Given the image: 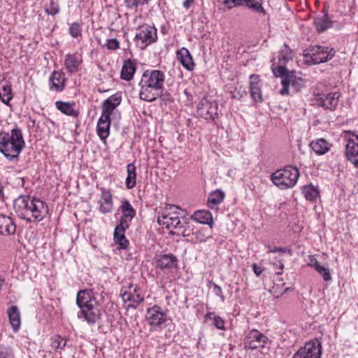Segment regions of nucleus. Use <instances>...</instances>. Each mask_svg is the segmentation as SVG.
Returning <instances> with one entry per match:
<instances>
[{"label": "nucleus", "mask_w": 358, "mask_h": 358, "mask_svg": "<svg viewBox=\"0 0 358 358\" xmlns=\"http://www.w3.org/2000/svg\"><path fill=\"white\" fill-rule=\"evenodd\" d=\"M165 74L159 70H146L143 72L138 83L141 88L139 96L141 99L152 102L161 95Z\"/></svg>", "instance_id": "nucleus-2"}, {"label": "nucleus", "mask_w": 358, "mask_h": 358, "mask_svg": "<svg viewBox=\"0 0 358 358\" xmlns=\"http://www.w3.org/2000/svg\"><path fill=\"white\" fill-rule=\"evenodd\" d=\"M127 176L125 180L127 189H132L136 184V166L133 163H130L127 166Z\"/></svg>", "instance_id": "nucleus-36"}, {"label": "nucleus", "mask_w": 358, "mask_h": 358, "mask_svg": "<svg viewBox=\"0 0 358 358\" xmlns=\"http://www.w3.org/2000/svg\"><path fill=\"white\" fill-rule=\"evenodd\" d=\"M129 227L118 224L115 228L113 240L121 250H125L129 245V241L125 236V231Z\"/></svg>", "instance_id": "nucleus-25"}, {"label": "nucleus", "mask_w": 358, "mask_h": 358, "mask_svg": "<svg viewBox=\"0 0 358 358\" xmlns=\"http://www.w3.org/2000/svg\"><path fill=\"white\" fill-rule=\"evenodd\" d=\"M124 3H125V6L127 8L136 9L138 6V4L141 3V0H124Z\"/></svg>", "instance_id": "nucleus-46"}, {"label": "nucleus", "mask_w": 358, "mask_h": 358, "mask_svg": "<svg viewBox=\"0 0 358 358\" xmlns=\"http://www.w3.org/2000/svg\"><path fill=\"white\" fill-rule=\"evenodd\" d=\"M177 59L182 66L188 71H192L194 69V63L189 51L185 48H182L176 52Z\"/></svg>", "instance_id": "nucleus-27"}, {"label": "nucleus", "mask_w": 358, "mask_h": 358, "mask_svg": "<svg viewBox=\"0 0 358 358\" xmlns=\"http://www.w3.org/2000/svg\"><path fill=\"white\" fill-rule=\"evenodd\" d=\"M13 99L11 86L9 85H3L0 87V99L6 105H9L10 100Z\"/></svg>", "instance_id": "nucleus-39"}, {"label": "nucleus", "mask_w": 358, "mask_h": 358, "mask_svg": "<svg viewBox=\"0 0 358 358\" xmlns=\"http://www.w3.org/2000/svg\"><path fill=\"white\" fill-rule=\"evenodd\" d=\"M146 320L148 324L152 327H161L167 320V315L160 306L155 305L148 308Z\"/></svg>", "instance_id": "nucleus-17"}, {"label": "nucleus", "mask_w": 358, "mask_h": 358, "mask_svg": "<svg viewBox=\"0 0 358 358\" xmlns=\"http://www.w3.org/2000/svg\"><path fill=\"white\" fill-rule=\"evenodd\" d=\"M106 46L108 50H116L120 48V42L116 38H110L106 41Z\"/></svg>", "instance_id": "nucleus-45"}, {"label": "nucleus", "mask_w": 358, "mask_h": 358, "mask_svg": "<svg viewBox=\"0 0 358 358\" xmlns=\"http://www.w3.org/2000/svg\"><path fill=\"white\" fill-rule=\"evenodd\" d=\"M322 345L317 340L306 342L303 347L300 348L294 355L293 358H321Z\"/></svg>", "instance_id": "nucleus-11"}, {"label": "nucleus", "mask_w": 358, "mask_h": 358, "mask_svg": "<svg viewBox=\"0 0 358 358\" xmlns=\"http://www.w3.org/2000/svg\"><path fill=\"white\" fill-rule=\"evenodd\" d=\"M7 313L13 330L15 332L17 331L21 325V317L18 308L16 306H12L8 309Z\"/></svg>", "instance_id": "nucleus-29"}, {"label": "nucleus", "mask_w": 358, "mask_h": 358, "mask_svg": "<svg viewBox=\"0 0 358 358\" xmlns=\"http://www.w3.org/2000/svg\"><path fill=\"white\" fill-rule=\"evenodd\" d=\"M121 101L122 97L118 94H115L109 96L103 102L101 113L110 116L116 107L120 104Z\"/></svg>", "instance_id": "nucleus-26"}, {"label": "nucleus", "mask_w": 358, "mask_h": 358, "mask_svg": "<svg viewBox=\"0 0 358 358\" xmlns=\"http://www.w3.org/2000/svg\"><path fill=\"white\" fill-rule=\"evenodd\" d=\"M293 53L292 50L287 45L285 44L283 48L280 50L278 55V66L286 67V64L292 59Z\"/></svg>", "instance_id": "nucleus-37"}, {"label": "nucleus", "mask_w": 358, "mask_h": 358, "mask_svg": "<svg viewBox=\"0 0 358 358\" xmlns=\"http://www.w3.org/2000/svg\"><path fill=\"white\" fill-rule=\"evenodd\" d=\"M333 22L329 17L327 13L322 16H317L314 19V24L319 32H323L332 26Z\"/></svg>", "instance_id": "nucleus-33"}, {"label": "nucleus", "mask_w": 358, "mask_h": 358, "mask_svg": "<svg viewBox=\"0 0 358 358\" xmlns=\"http://www.w3.org/2000/svg\"><path fill=\"white\" fill-rule=\"evenodd\" d=\"M66 78L63 73L54 71L49 78V88L51 91L62 92L65 87Z\"/></svg>", "instance_id": "nucleus-19"}, {"label": "nucleus", "mask_w": 358, "mask_h": 358, "mask_svg": "<svg viewBox=\"0 0 358 358\" xmlns=\"http://www.w3.org/2000/svg\"><path fill=\"white\" fill-rule=\"evenodd\" d=\"M45 10L48 15H55L59 13L60 8L57 2L54 0H50L49 5L45 7Z\"/></svg>", "instance_id": "nucleus-43"}, {"label": "nucleus", "mask_w": 358, "mask_h": 358, "mask_svg": "<svg viewBox=\"0 0 358 358\" xmlns=\"http://www.w3.org/2000/svg\"><path fill=\"white\" fill-rule=\"evenodd\" d=\"M272 71L275 77H281L282 88L280 94L282 96L289 94V86L291 85L296 92H299L304 87L303 80L296 76L293 71H289L286 67L275 66L272 68Z\"/></svg>", "instance_id": "nucleus-7"}, {"label": "nucleus", "mask_w": 358, "mask_h": 358, "mask_svg": "<svg viewBox=\"0 0 358 358\" xmlns=\"http://www.w3.org/2000/svg\"><path fill=\"white\" fill-rule=\"evenodd\" d=\"M0 358H13L11 348L0 345Z\"/></svg>", "instance_id": "nucleus-44"}, {"label": "nucleus", "mask_w": 358, "mask_h": 358, "mask_svg": "<svg viewBox=\"0 0 358 358\" xmlns=\"http://www.w3.org/2000/svg\"><path fill=\"white\" fill-rule=\"evenodd\" d=\"M110 117L108 115L101 113L99 117L96 132L101 140H106L110 134Z\"/></svg>", "instance_id": "nucleus-24"}, {"label": "nucleus", "mask_w": 358, "mask_h": 358, "mask_svg": "<svg viewBox=\"0 0 358 358\" xmlns=\"http://www.w3.org/2000/svg\"><path fill=\"white\" fill-rule=\"evenodd\" d=\"M213 324L218 329H224V321L220 316L213 317Z\"/></svg>", "instance_id": "nucleus-47"}, {"label": "nucleus", "mask_w": 358, "mask_h": 358, "mask_svg": "<svg viewBox=\"0 0 358 358\" xmlns=\"http://www.w3.org/2000/svg\"><path fill=\"white\" fill-rule=\"evenodd\" d=\"M136 70V66L134 62L131 59L125 60L121 70V78L127 81L132 80Z\"/></svg>", "instance_id": "nucleus-31"}, {"label": "nucleus", "mask_w": 358, "mask_h": 358, "mask_svg": "<svg viewBox=\"0 0 358 358\" xmlns=\"http://www.w3.org/2000/svg\"><path fill=\"white\" fill-rule=\"evenodd\" d=\"M278 264H279V268H280V271H278V272H276V274L277 275H281L282 273V270H283V268H284V264L281 261H279Z\"/></svg>", "instance_id": "nucleus-53"}, {"label": "nucleus", "mask_w": 358, "mask_h": 358, "mask_svg": "<svg viewBox=\"0 0 358 358\" xmlns=\"http://www.w3.org/2000/svg\"><path fill=\"white\" fill-rule=\"evenodd\" d=\"M157 39V29L155 27L145 24L137 28L134 41L141 49H145Z\"/></svg>", "instance_id": "nucleus-10"}, {"label": "nucleus", "mask_w": 358, "mask_h": 358, "mask_svg": "<svg viewBox=\"0 0 358 358\" xmlns=\"http://www.w3.org/2000/svg\"><path fill=\"white\" fill-rule=\"evenodd\" d=\"M252 270H253V272L257 276H259L261 275V273H262V271H263V269L262 268V267L257 266V264H252Z\"/></svg>", "instance_id": "nucleus-51"}, {"label": "nucleus", "mask_w": 358, "mask_h": 358, "mask_svg": "<svg viewBox=\"0 0 358 358\" xmlns=\"http://www.w3.org/2000/svg\"><path fill=\"white\" fill-rule=\"evenodd\" d=\"M213 315V313H208L206 315L205 317H206V319H210V320H211V319H213V317H212Z\"/></svg>", "instance_id": "nucleus-55"}, {"label": "nucleus", "mask_w": 358, "mask_h": 358, "mask_svg": "<svg viewBox=\"0 0 358 358\" xmlns=\"http://www.w3.org/2000/svg\"><path fill=\"white\" fill-rule=\"evenodd\" d=\"M69 34L73 38H78L81 36L82 34V27L80 24L78 22L72 23L69 29Z\"/></svg>", "instance_id": "nucleus-41"}, {"label": "nucleus", "mask_w": 358, "mask_h": 358, "mask_svg": "<svg viewBox=\"0 0 358 358\" xmlns=\"http://www.w3.org/2000/svg\"><path fill=\"white\" fill-rule=\"evenodd\" d=\"M6 284V280L4 278L0 277V291Z\"/></svg>", "instance_id": "nucleus-54"}, {"label": "nucleus", "mask_w": 358, "mask_h": 358, "mask_svg": "<svg viewBox=\"0 0 358 358\" xmlns=\"http://www.w3.org/2000/svg\"><path fill=\"white\" fill-rule=\"evenodd\" d=\"M13 208L18 217L28 222H40L48 213V207L44 201L26 195L15 199Z\"/></svg>", "instance_id": "nucleus-1"}, {"label": "nucleus", "mask_w": 358, "mask_h": 358, "mask_svg": "<svg viewBox=\"0 0 358 358\" xmlns=\"http://www.w3.org/2000/svg\"><path fill=\"white\" fill-rule=\"evenodd\" d=\"M320 264V262L317 260V259L314 256L310 255L308 257V266L315 268L318 265Z\"/></svg>", "instance_id": "nucleus-49"}, {"label": "nucleus", "mask_w": 358, "mask_h": 358, "mask_svg": "<svg viewBox=\"0 0 358 358\" xmlns=\"http://www.w3.org/2000/svg\"><path fill=\"white\" fill-rule=\"evenodd\" d=\"M268 252H281L285 253L287 252V249L285 248H278V247H268Z\"/></svg>", "instance_id": "nucleus-50"}, {"label": "nucleus", "mask_w": 358, "mask_h": 358, "mask_svg": "<svg viewBox=\"0 0 358 358\" xmlns=\"http://www.w3.org/2000/svg\"><path fill=\"white\" fill-rule=\"evenodd\" d=\"M217 109L218 105L216 102L203 97L197 106V113L206 120H214L218 116Z\"/></svg>", "instance_id": "nucleus-13"}, {"label": "nucleus", "mask_w": 358, "mask_h": 358, "mask_svg": "<svg viewBox=\"0 0 358 358\" xmlns=\"http://www.w3.org/2000/svg\"><path fill=\"white\" fill-rule=\"evenodd\" d=\"M156 268L163 271H170L178 268V259L173 254H160L154 258Z\"/></svg>", "instance_id": "nucleus-16"}, {"label": "nucleus", "mask_w": 358, "mask_h": 358, "mask_svg": "<svg viewBox=\"0 0 358 358\" xmlns=\"http://www.w3.org/2000/svg\"><path fill=\"white\" fill-rule=\"evenodd\" d=\"M3 197V189L2 188L0 187V198Z\"/></svg>", "instance_id": "nucleus-58"}, {"label": "nucleus", "mask_w": 358, "mask_h": 358, "mask_svg": "<svg viewBox=\"0 0 358 358\" xmlns=\"http://www.w3.org/2000/svg\"><path fill=\"white\" fill-rule=\"evenodd\" d=\"M336 51L332 48L315 45L304 51V57L309 65L318 64L330 60Z\"/></svg>", "instance_id": "nucleus-8"}, {"label": "nucleus", "mask_w": 358, "mask_h": 358, "mask_svg": "<svg viewBox=\"0 0 358 358\" xmlns=\"http://www.w3.org/2000/svg\"><path fill=\"white\" fill-rule=\"evenodd\" d=\"M232 97L240 99L241 97H242V95H241L240 93L238 92V94H233Z\"/></svg>", "instance_id": "nucleus-56"}, {"label": "nucleus", "mask_w": 358, "mask_h": 358, "mask_svg": "<svg viewBox=\"0 0 358 358\" xmlns=\"http://www.w3.org/2000/svg\"><path fill=\"white\" fill-rule=\"evenodd\" d=\"M149 0H141V4H148Z\"/></svg>", "instance_id": "nucleus-57"}, {"label": "nucleus", "mask_w": 358, "mask_h": 358, "mask_svg": "<svg viewBox=\"0 0 358 358\" xmlns=\"http://www.w3.org/2000/svg\"><path fill=\"white\" fill-rule=\"evenodd\" d=\"M66 344V341L64 338L61 337L60 336H54L52 338L51 346L52 348L55 350H62L64 348Z\"/></svg>", "instance_id": "nucleus-40"}, {"label": "nucleus", "mask_w": 358, "mask_h": 358, "mask_svg": "<svg viewBox=\"0 0 358 358\" xmlns=\"http://www.w3.org/2000/svg\"><path fill=\"white\" fill-rule=\"evenodd\" d=\"M122 215L120 219L119 224L129 227V223L136 215V210L131 206L128 200H124L121 204Z\"/></svg>", "instance_id": "nucleus-21"}, {"label": "nucleus", "mask_w": 358, "mask_h": 358, "mask_svg": "<svg viewBox=\"0 0 358 358\" xmlns=\"http://www.w3.org/2000/svg\"><path fill=\"white\" fill-rule=\"evenodd\" d=\"M16 224L13 219L8 215L0 214V234L10 236L15 233Z\"/></svg>", "instance_id": "nucleus-22"}, {"label": "nucleus", "mask_w": 358, "mask_h": 358, "mask_svg": "<svg viewBox=\"0 0 358 358\" xmlns=\"http://www.w3.org/2000/svg\"><path fill=\"white\" fill-rule=\"evenodd\" d=\"M194 3V0H185L183 1V6L186 9H188Z\"/></svg>", "instance_id": "nucleus-52"}, {"label": "nucleus", "mask_w": 358, "mask_h": 358, "mask_svg": "<svg viewBox=\"0 0 358 358\" xmlns=\"http://www.w3.org/2000/svg\"><path fill=\"white\" fill-rule=\"evenodd\" d=\"M225 197L224 192L221 189H216L211 192L208 199V206L214 209L216 208L224 200Z\"/></svg>", "instance_id": "nucleus-34"}, {"label": "nucleus", "mask_w": 358, "mask_h": 358, "mask_svg": "<svg viewBox=\"0 0 358 358\" xmlns=\"http://www.w3.org/2000/svg\"><path fill=\"white\" fill-rule=\"evenodd\" d=\"M100 189L101 194L99 201V210L103 214L110 213L113 209L112 194L109 190L104 187H101Z\"/></svg>", "instance_id": "nucleus-20"}, {"label": "nucleus", "mask_w": 358, "mask_h": 358, "mask_svg": "<svg viewBox=\"0 0 358 358\" xmlns=\"http://www.w3.org/2000/svg\"><path fill=\"white\" fill-rule=\"evenodd\" d=\"M268 341L265 334L255 329L250 330L245 338V346L252 350L262 348Z\"/></svg>", "instance_id": "nucleus-14"}, {"label": "nucleus", "mask_w": 358, "mask_h": 358, "mask_svg": "<svg viewBox=\"0 0 358 358\" xmlns=\"http://www.w3.org/2000/svg\"><path fill=\"white\" fill-rule=\"evenodd\" d=\"M213 289H214V292L215 294L219 296V298L220 299V300L224 302V296L223 295V293H222V288L220 286L217 285V284L215 283H213Z\"/></svg>", "instance_id": "nucleus-48"}, {"label": "nucleus", "mask_w": 358, "mask_h": 358, "mask_svg": "<svg viewBox=\"0 0 358 358\" xmlns=\"http://www.w3.org/2000/svg\"><path fill=\"white\" fill-rule=\"evenodd\" d=\"M302 194L306 200L313 202L319 196L320 192L315 186L309 185L303 186Z\"/></svg>", "instance_id": "nucleus-38"}, {"label": "nucleus", "mask_w": 358, "mask_h": 358, "mask_svg": "<svg viewBox=\"0 0 358 358\" xmlns=\"http://www.w3.org/2000/svg\"><path fill=\"white\" fill-rule=\"evenodd\" d=\"M179 210L180 208L175 205H166L157 213V222L168 229L176 230L175 233L178 235L188 236L190 232L189 223L180 220Z\"/></svg>", "instance_id": "nucleus-5"}, {"label": "nucleus", "mask_w": 358, "mask_h": 358, "mask_svg": "<svg viewBox=\"0 0 358 358\" xmlns=\"http://www.w3.org/2000/svg\"><path fill=\"white\" fill-rule=\"evenodd\" d=\"M299 177V171L296 167L287 166L273 173L271 180L279 189H287L295 186Z\"/></svg>", "instance_id": "nucleus-6"}, {"label": "nucleus", "mask_w": 358, "mask_h": 358, "mask_svg": "<svg viewBox=\"0 0 358 358\" xmlns=\"http://www.w3.org/2000/svg\"><path fill=\"white\" fill-rule=\"evenodd\" d=\"M250 92L254 101H262V93L261 90L259 76L252 74L250 76Z\"/></svg>", "instance_id": "nucleus-23"}, {"label": "nucleus", "mask_w": 358, "mask_h": 358, "mask_svg": "<svg viewBox=\"0 0 358 358\" xmlns=\"http://www.w3.org/2000/svg\"><path fill=\"white\" fill-rule=\"evenodd\" d=\"M82 63L80 56L76 54H67L64 60V66L70 73H75L79 71Z\"/></svg>", "instance_id": "nucleus-28"}, {"label": "nucleus", "mask_w": 358, "mask_h": 358, "mask_svg": "<svg viewBox=\"0 0 358 358\" xmlns=\"http://www.w3.org/2000/svg\"><path fill=\"white\" fill-rule=\"evenodd\" d=\"M120 296L124 303H129L126 306L127 310L136 309L144 301L140 287L137 285L129 284L128 286H123L120 290Z\"/></svg>", "instance_id": "nucleus-9"}, {"label": "nucleus", "mask_w": 358, "mask_h": 358, "mask_svg": "<svg viewBox=\"0 0 358 358\" xmlns=\"http://www.w3.org/2000/svg\"><path fill=\"white\" fill-rule=\"evenodd\" d=\"M310 146L317 155H322L330 150L331 144L324 138H318L311 141Z\"/></svg>", "instance_id": "nucleus-30"}, {"label": "nucleus", "mask_w": 358, "mask_h": 358, "mask_svg": "<svg viewBox=\"0 0 358 358\" xmlns=\"http://www.w3.org/2000/svg\"><path fill=\"white\" fill-rule=\"evenodd\" d=\"M223 3L229 9H231L234 7L244 6L256 13H262L264 15L266 14L262 3L256 0H224Z\"/></svg>", "instance_id": "nucleus-15"}, {"label": "nucleus", "mask_w": 358, "mask_h": 358, "mask_svg": "<svg viewBox=\"0 0 358 358\" xmlns=\"http://www.w3.org/2000/svg\"><path fill=\"white\" fill-rule=\"evenodd\" d=\"M339 94L338 92H331L327 94L320 95L316 98L318 106L325 109L334 110L338 105Z\"/></svg>", "instance_id": "nucleus-18"}, {"label": "nucleus", "mask_w": 358, "mask_h": 358, "mask_svg": "<svg viewBox=\"0 0 358 358\" xmlns=\"http://www.w3.org/2000/svg\"><path fill=\"white\" fill-rule=\"evenodd\" d=\"M25 146L22 130L15 127L0 133V152L9 161L17 160Z\"/></svg>", "instance_id": "nucleus-3"}, {"label": "nucleus", "mask_w": 358, "mask_h": 358, "mask_svg": "<svg viewBox=\"0 0 358 358\" xmlns=\"http://www.w3.org/2000/svg\"><path fill=\"white\" fill-rule=\"evenodd\" d=\"M192 219L197 222L206 224L213 227V215L208 210H202L196 211L192 215Z\"/></svg>", "instance_id": "nucleus-32"}, {"label": "nucleus", "mask_w": 358, "mask_h": 358, "mask_svg": "<svg viewBox=\"0 0 358 358\" xmlns=\"http://www.w3.org/2000/svg\"><path fill=\"white\" fill-rule=\"evenodd\" d=\"M315 269L322 276L324 281L327 282L331 280V275L328 268L320 264Z\"/></svg>", "instance_id": "nucleus-42"}, {"label": "nucleus", "mask_w": 358, "mask_h": 358, "mask_svg": "<svg viewBox=\"0 0 358 358\" xmlns=\"http://www.w3.org/2000/svg\"><path fill=\"white\" fill-rule=\"evenodd\" d=\"M345 136L347 139L345 156L355 166L358 167V135L354 131H346Z\"/></svg>", "instance_id": "nucleus-12"}, {"label": "nucleus", "mask_w": 358, "mask_h": 358, "mask_svg": "<svg viewBox=\"0 0 358 358\" xmlns=\"http://www.w3.org/2000/svg\"><path fill=\"white\" fill-rule=\"evenodd\" d=\"M73 103L62 101H57L55 102L56 108L62 113L69 116L78 117L79 112L73 108Z\"/></svg>", "instance_id": "nucleus-35"}, {"label": "nucleus", "mask_w": 358, "mask_h": 358, "mask_svg": "<svg viewBox=\"0 0 358 358\" xmlns=\"http://www.w3.org/2000/svg\"><path fill=\"white\" fill-rule=\"evenodd\" d=\"M76 303L80 310L79 318L83 317L89 324H94L101 318L99 302L91 290H80L77 293Z\"/></svg>", "instance_id": "nucleus-4"}]
</instances>
